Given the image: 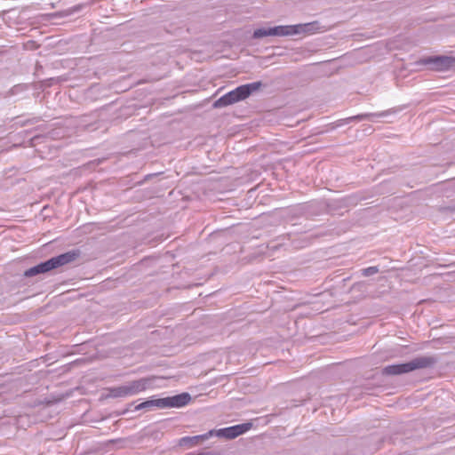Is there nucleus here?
Segmentation results:
<instances>
[{"mask_svg": "<svg viewBox=\"0 0 455 455\" xmlns=\"http://www.w3.org/2000/svg\"><path fill=\"white\" fill-rule=\"evenodd\" d=\"M79 256L78 251H71L52 258L49 260L41 263L26 272V275H35L40 273H45L56 267L64 266L76 259Z\"/></svg>", "mask_w": 455, "mask_h": 455, "instance_id": "3", "label": "nucleus"}, {"mask_svg": "<svg viewBox=\"0 0 455 455\" xmlns=\"http://www.w3.org/2000/svg\"><path fill=\"white\" fill-rule=\"evenodd\" d=\"M170 403V408L172 407H182L188 403L190 401V395L187 393L177 395L172 397H168Z\"/></svg>", "mask_w": 455, "mask_h": 455, "instance_id": "9", "label": "nucleus"}, {"mask_svg": "<svg viewBox=\"0 0 455 455\" xmlns=\"http://www.w3.org/2000/svg\"><path fill=\"white\" fill-rule=\"evenodd\" d=\"M419 64L429 66L432 70L443 72L455 70V58L452 56H431L421 59Z\"/></svg>", "mask_w": 455, "mask_h": 455, "instance_id": "4", "label": "nucleus"}, {"mask_svg": "<svg viewBox=\"0 0 455 455\" xmlns=\"http://www.w3.org/2000/svg\"><path fill=\"white\" fill-rule=\"evenodd\" d=\"M155 407L157 408H170V403L168 397L155 399Z\"/></svg>", "mask_w": 455, "mask_h": 455, "instance_id": "11", "label": "nucleus"}, {"mask_svg": "<svg viewBox=\"0 0 455 455\" xmlns=\"http://www.w3.org/2000/svg\"><path fill=\"white\" fill-rule=\"evenodd\" d=\"M251 426V423L235 425L229 427L221 428L216 431L214 430V435H216L219 437L234 439L250 430Z\"/></svg>", "mask_w": 455, "mask_h": 455, "instance_id": "6", "label": "nucleus"}, {"mask_svg": "<svg viewBox=\"0 0 455 455\" xmlns=\"http://www.w3.org/2000/svg\"><path fill=\"white\" fill-rule=\"evenodd\" d=\"M269 36H272L271 28H267H267H259V29H256L253 33L254 38H261V37Z\"/></svg>", "mask_w": 455, "mask_h": 455, "instance_id": "10", "label": "nucleus"}, {"mask_svg": "<svg viewBox=\"0 0 455 455\" xmlns=\"http://www.w3.org/2000/svg\"><path fill=\"white\" fill-rule=\"evenodd\" d=\"M435 363V359L432 356L417 357L405 363L387 366L384 368L383 373L387 375L408 373L415 370L431 367Z\"/></svg>", "mask_w": 455, "mask_h": 455, "instance_id": "2", "label": "nucleus"}, {"mask_svg": "<svg viewBox=\"0 0 455 455\" xmlns=\"http://www.w3.org/2000/svg\"><path fill=\"white\" fill-rule=\"evenodd\" d=\"M153 406H155V399L148 400V401L140 403L139 405L136 406V410H141L143 408L153 407Z\"/></svg>", "mask_w": 455, "mask_h": 455, "instance_id": "13", "label": "nucleus"}, {"mask_svg": "<svg viewBox=\"0 0 455 455\" xmlns=\"http://www.w3.org/2000/svg\"><path fill=\"white\" fill-rule=\"evenodd\" d=\"M261 86V82H254L238 86L235 90L226 93L219 100H217L214 102V107L223 108L245 100L251 95V92L259 90Z\"/></svg>", "mask_w": 455, "mask_h": 455, "instance_id": "1", "label": "nucleus"}, {"mask_svg": "<svg viewBox=\"0 0 455 455\" xmlns=\"http://www.w3.org/2000/svg\"><path fill=\"white\" fill-rule=\"evenodd\" d=\"M302 25L277 26L271 28L272 36H283L298 34L301 31Z\"/></svg>", "mask_w": 455, "mask_h": 455, "instance_id": "8", "label": "nucleus"}, {"mask_svg": "<svg viewBox=\"0 0 455 455\" xmlns=\"http://www.w3.org/2000/svg\"><path fill=\"white\" fill-rule=\"evenodd\" d=\"M214 435V430H210L206 434L195 435V436H185L180 440V445L191 448L199 445L203 442L208 440L210 437Z\"/></svg>", "mask_w": 455, "mask_h": 455, "instance_id": "7", "label": "nucleus"}, {"mask_svg": "<svg viewBox=\"0 0 455 455\" xmlns=\"http://www.w3.org/2000/svg\"><path fill=\"white\" fill-rule=\"evenodd\" d=\"M362 272L364 276H369L377 274L379 272V268L377 267H370L363 269Z\"/></svg>", "mask_w": 455, "mask_h": 455, "instance_id": "12", "label": "nucleus"}, {"mask_svg": "<svg viewBox=\"0 0 455 455\" xmlns=\"http://www.w3.org/2000/svg\"><path fill=\"white\" fill-rule=\"evenodd\" d=\"M146 389V381L145 380H136L132 383L115 387L111 389V395L114 397H124L128 395H132L138 394Z\"/></svg>", "mask_w": 455, "mask_h": 455, "instance_id": "5", "label": "nucleus"}]
</instances>
